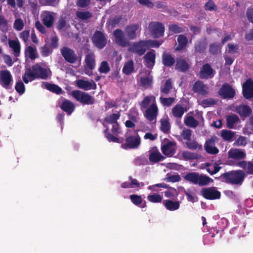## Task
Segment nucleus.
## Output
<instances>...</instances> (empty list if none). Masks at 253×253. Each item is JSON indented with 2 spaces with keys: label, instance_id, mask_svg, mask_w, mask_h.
<instances>
[{
  "label": "nucleus",
  "instance_id": "1",
  "mask_svg": "<svg viewBox=\"0 0 253 253\" xmlns=\"http://www.w3.org/2000/svg\"><path fill=\"white\" fill-rule=\"evenodd\" d=\"M50 75V71L48 69L42 67L37 64L25 71L23 80L25 83L28 84L37 78L46 79Z\"/></svg>",
  "mask_w": 253,
  "mask_h": 253
},
{
  "label": "nucleus",
  "instance_id": "2",
  "mask_svg": "<svg viewBox=\"0 0 253 253\" xmlns=\"http://www.w3.org/2000/svg\"><path fill=\"white\" fill-rule=\"evenodd\" d=\"M162 42L157 40L141 41L134 42L129 47V50L136 53L139 55H143L147 48L150 47H158Z\"/></svg>",
  "mask_w": 253,
  "mask_h": 253
},
{
  "label": "nucleus",
  "instance_id": "3",
  "mask_svg": "<svg viewBox=\"0 0 253 253\" xmlns=\"http://www.w3.org/2000/svg\"><path fill=\"white\" fill-rule=\"evenodd\" d=\"M184 178L186 180L200 186L206 185L213 182V180L209 176L195 172L186 173Z\"/></svg>",
  "mask_w": 253,
  "mask_h": 253
},
{
  "label": "nucleus",
  "instance_id": "4",
  "mask_svg": "<svg viewBox=\"0 0 253 253\" xmlns=\"http://www.w3.org/2000/svg\"><path fill=\"white\" fill-rule=\"evenodd\" d=\"M72 96L78 101L83 104L91 105L94 102L92 96L87 93L76 90L72 92Z\"/></svg>",
  "mask_w": 253,
  "mask_h": 253
},
{
  "label": "nucleus",
  "instance_id": "5",
  "mask_svg": "<svg viewBox=\"0 0 253 253\" xmlns=\"http://www.w3.org/2000/svg\"><path fill=\"white\" fill-rule=\"evenodd\" d=\"M245 176L244 172L241 170L233 171L225 174L226 179L230 183L234 184H241L243 181Z\"/></svg>",
  "mask_w": 253,
  "mask_h": 253
},
{
  "label": "nucleus",
  "instance_id": "6",
  "mask_svg": "<svg viewBox=\"0 0 253 253\" xmlns=\"http://www.w3.org/2000/svg\"><path fill=\"white\" fill-rule=\"evenodd\" d=\"M13 78L11 73L8 70L0 71V84L6 89H10L13 84Z\"/></svg>",
  "mask_w": 253,
  "mask_h": 253
},
{
  "label": "nucleus",
  "instance_id": "7",
  "mask_svg": "<svg viewBox=\"0 0 253 253\" xmlns=\"http://www.w3.org/2000/svg\"><path fill=\"white\" fill-rule=\"evenodd\" d=\"M126 143L123 145L125 149L135 148L140 144V138L137 134L134 132V134L130 135V132L126 133Z\"/></svg>",
  "mask_w": 253,
  "mask_h": 253
},
{
  "label": "nucleus",
  "instance_id": "8",
  "mask_svg": "<svg viewBox=\"0 0 253 253\" xmlns=\"http://www.w3.org/2000/svg\"><path fill=\"white\" fill-rule=\"evenodd\" d=\"M85 62L84 73L88 76H91L92 75V70L96 65L94 55L91 53L87 54L85 56Z\"/></svg>",
  "mask_w": 253,
  "mask_h": 253
},
{
  "label": "nucleus",
  "instance_id": "9",
  "mask_svg": "<svg viewBox=\"0 0 253 253\" xmlns=\"http://www.w3.org/2000/svg\"><path fill=\"white\" fill-rule=\"evenodd\" d=\"M202 195L209 200L218 199L220 197V192L215 187L205 188L201 190Z\"/></svg>",
  "mask_w": 253,
  "mask_h": 253
},
{
  "label": "nucleus",
  "instance_id": "10",
  "mask_svg": "<svg viewBox=\"0 0 253 253\" xmlns=\"http://www.w3.org/2000/svg\"><path fill=\"white\" fill-rule=\"evenodd\" d=\"M149 31L154 38L162 36L164 33V27L158 22H151L148 27Z\"/></svg>",
  "mask_w": 253,
  "mask_h": 253
},
{
  "label": "nucleus",
  "instance_id": "11",
  "mask_svg": "<svg viewBox=\"0 0 253 253\" xmlns=\"http://www.w3.org/2000/svg\"><path fill=\"white\" fill-rule=\"evenodd\" d=\"M227 163L230 166H238L247 170L248 173L253 174V164L251 162L242 161L239 162L237 160H229Z\"/></svg>",
  "mask_w": 253,
  "mask_h": 253
},
{
  "label": "nucleus",
  "instance_id": "12",
  "mask_svg": "<svg viewBox=\"0 0 253 253\" xmlns=\"http://www.w3.org/2000/svg\"><path fill=\"white\" fill-rule=\"evenodd\" d=\"M92 41L94 45L99 48H102L107 43V40L103 33L96 31L92 37Z\"/></svg>",
  "mask_w": 253,
  "mask_h": 253
},
{
  "label": "nucleus",
  "instance_id": "13",
  "mask_svg": "<svg viewBox=\"0 0 253 253\" xmlns=\"http://www.w3.org/2000/svg\"><path fill=\"white\" fill-rule=\"evenodd\" d=\"M55 16L56 14L55 13L48 11H43L41 15L44 25L48 28L52 26Z\"/></svg>",
  "mask_w": 253,
  "mask_h": 253
},
{
  "label": "nucleus",
  "instance_id": "14",
  "mask_svg": "<svg viewBox=\"0 0 253 253\" xmlns=\"http://www.w3.org/2000/svg\"><path fill=\"white\" fill-rule=\"evenodd\" d=\"M217 139L216 136H211L206 141L204 148L207 153L213 155L218 153V149L215 146V142Z\"/></svg>",
  "mask_w": 253,
  "mask_h": 253
},
{
  "label": "nucleus",
  "instance_id": "15",
  "mask_svg": "<svg viewBox=\"0 0 253 253\" xmlns=\"http://www.w3.org/2000/svg\"><path fill=\"white\" fill-rule=\"evenodd\" d=\"M113 36L115 42L119 45L123 46H126L128 43V41L125 37L124 32L120 30L117 29L113 32Z\"/></svg>",
  "mask_w": 253,
  "mask_h": 253
},
{
  "label": "nucleus",
  "instance_id": "16",
  "mask_svg": "<svg viewBox=\"0 0 253 253\" xmlns=\"http://www.w3.org/2000/svg\"><path fill=\"white\" fill-rule=\"evenodd\" d=\"M231 110L238 113L241 117L244 118L247 117L252 113L251 108L245 105H233L231 107Z\"/></svg>",
  "mask_w": 253,
  "mask_h": 253
},
{
  "label": "nucleus",
  "instance_id": "17",
  "mask_svg": "<svg viewBox=\"0 0 253 253\" xmlns=\"http://www.w3.org/2000/svg\"><path fill=\"white\" fill-rule=\"evenodd\" d=\"M235 91L228 84L222 85L219 90V94L223 98H231L235 95Z\"/></svg>",
  "mask_w": 253,
  "mask_h": 253
},
{
  "label": "nucleus",
  "instance_id": "18",
  "mask_svg": "<svg viewBox=\"0 0 253 253\" xmlns=\"http://www.w3.org/2000/svg\"><path fill=\"white\" fill-rule=\"evenodd\" d=\"M76 85L79 88L85 90L95 89L96 88V84L92 80L88 81L84 80H78L76 81Z\"/></svg>",
  "mask_w": 253,
  "mask_h": 253
},
{
  "label": "nucleus",
  "instance_id": "19",
  "mask_svg": "<svg viewBox=\"0 0 253 253\" xmlns=\"http://www.w3.org/2000/svg\"><path fill=\"white\" fill-rule=\"evenodd\" d=\"M140 31V27L137 25H131L126 28L125 33L127 37L130 40L136 38Z\"/></svg>",
  "mask_w": 253,
  "mask_h": 253
},
{
  "label": "nucleus",
  "instance_id": "20",
  "mask_svg": "<svg viewBox=\"0 0 253 253\" xmlns=\"http://www.w3.org/2000/svg\"><path fill=\"white\" fill-rule=\"evenodd\" d=\"M61 52L65 59L70 63H75L77 60L76 54L70 48L63 47L61 49Z\"/></svg>",
  "mask_w": 253,
  "mask_h": 253
},
{
  "label": "nucleus",
  "instance_id": "21",
  "mask_svg": "<svg viewBox=\"0 0 253 253\" xmlns=\"http://www.w3.org/2000/svg\"><path fill=\"white\" fill-rule=\"evenodd\" d=\"M244 96L249 99L253 97V83L250 79L248 80L243 85Z\"/></svg>",
  "mask_w": 253,
  "mask_h": 253
},
{
  "label": "nucleus",
  "instance_id": "22",
  "mask_svg": "<svg viewBox=\"0 0 253 253\" xmlns=\"http://www.w3.org/2000/svg\"><path fill=\"white\" fill-rule=\"evenodd\" d=\"M158 107L156 104H153L149 106L145 111V117L150 121L156 119L158 114Z\"/></svg>",
  "mask_w": 253,
  "mask_h": 253
},
{
  "label": "nucleus",
  "instance_id": "23",
  "mask_svg": "<svg viewBox=\"0 0 253 253\" xmlns=\"http://www.w3.org/2000/svg\"><path fill=\"white\" fill-rule=\"evenodd\" d=\"M155 51L147 52L143 57L145 66L149 68H152L155 64Z\"/></svg>",
  "mask_w": 253,
  "mask_h": 253
},
{
  "label": "nucleus",
  "instance_id": "24",
  "mask_svg": "<svg viewBox=\"0 0 253 253\" xmlns=\"http://www.w3.org/2000/svg\"><path fill=\"white\" fill-rule=\"evenodd\" d=\"M164 158V156L157 148H152L149 151V159L151 162L156 163L163 160Z\"/></svg>",
  "mask_w": 253,
  "mask_h": 253
},
{
  "label": "nucleus",
  "instance_id": "25",
  "mask_svg": "<svg viewBox=\"0 0 253 253\" xmlns=\"http://www.w3.org/2000/svg\"><path fill=\"white\" fill-rule=\"evenodd\" d=\"M228 158L239 160L244 159L245 157L246 154L244 151L238 149H231L228 152Z\"/></svg>",
  "mask_w": 253,
  "mask_h": 253
},
{
  "label": "nucleus",
  "instance_id": "26",
  "mask_svg": "<svg viewBox=\"0 0 253 253\" xmlns=\"http://www.w3.org/2000/svg\"><path fill=\"white\" fill-rule=\"evenodd\" d=\"M175 144L169 141L162 146V151L164 154L168 156H171L175 153Z\"/></svg>",
  "mask_w": 253,
  "mask_h": 253
},
{
  "label": "nucleus",
  "instance_id": "27",
  "mask_svg": "<svg viewBox=\"0 0 253 253\" xmlns=\"http://www.w3.org/2000/svg\"><path fill=\"white\" fill-rule=\"evenodd\" d=\"M202 168L206 169L210 174L213 175L218 172L220 167L216 163H206L202 165Z\"/></svg>",
  "mask_w": 253,
  "mask_h": 253
},
{
  "label": "nucleus",
  "instance_id": "28",
  "mask_svg": "<svg viewBox=\"0 0 253 253\" xmlns=\"http://www.w3.org/2000/svg\"><path fill=\"white\" fill-rule=\"evenodd\" d=\"M200 75V77L203 79L211 78L213 76L214 73L212 69L209 64H205L202 68Z\"/></svg>",
  "mask_w": 253,
  "mask_h": 253
},
{
  "label": "nucleus",
  "instance_id": "29",
  "mask_svg": "<svg viewBox=\"0 0 253 253\" xmlns=\"http://www.w3.org/2000/svg\"><path fill=\"white\" fill-rule=\"evenodd\" d=\"M163 203L166 209L169 211L177 210L180 207V202L179 201L166 200L163 201Z\"/></svg>",
  "mask_w": 253,
  "mask_h": 253
},
{
  "label": "nucleus",
  "instance_id": "30",
  "mask_svg": "<svg viewBox=\"0 0 253 253\" xmlns=\"http://www.w3.org/2000/svg\"><path fill=\"white\" fill-rule=\"evenodd\" d=\"M193 90L194 92L202 95L206 94L208 92V87L201 82H197L195 83Z\"/></svg>",
  "mask_w": 253,
  "mask_h": 253
},
{
  "label": "nucleus",
  "instance_id": "31",
  "mask_svg": "<svg viewBox=\"0 0 253 253\" xmlns=\"http://www.w3.org/2000/svg\"><path fill=\"white\" fill-rule=\"evenodd\" d=\"M9 47L13 50L15 56L18 57L20 53V43L18 40H8Z\"/></svg>",
  "mask_w": 253,
  "mask_h": 253
},
{
  "label": "nucleus",
  "instance_id": "32",
  "mask_svg": "<svg viewBox=\"0 0 253 253\" xmlns=\"http://www.w3.org/2000/svg\"><path fill=\"white\" fill-rule=\"evenodd\" d=\"M153 104H156L155 97L153 95L145 97L140 103L141 109L148 108Z\"/></svg>",
  "mask_w": 253,
  "mask_h": 253
},
{
  "label": "nucleus",
  "instance_id": "33",
  "mask_svg": "<svg viewBox=\"0 0 253 253\" xmlns=\"http://www.w3.org/2000/svg\"><path fill=\"white\" fill-rule=\"evenodd\" d=\"M61 109L69 115H71L74 111L75 105L71 101L66 100L63 102L61 105Z\"/></svg>",
  "mask_w": 253,
  "mask_h": 253
},
{
  "label": "nucleus",
  "instance_id": "34",
  "mask_svg": "<svg viewBox=\"0 0 253 253\" xmlns=\"http://www.w3.org/2000/svg\"><path fill=\"white\" fill-rule=\"evenodd\" d=\"M150 73H149V75L147 76H143L141 73L140 77V82L141 85L144 87L145 88H147L149 87L152 83V77L149 75Z\"/></svg>",
  "mask_w": 253,
  "mask_h": 253
},
{
  "label": "nucleus",
  "instance_id": "35",
  "mask_svg": "<svg viewBox=\"0 0 253 253\" xmlns=\"http://www.w3.org/2000/svg\"><path fill=\"white\" fill-rule=\"evenodd\" d=\"M25 56L34 60L38 57V54L35 47L29 46L25 49Z\"/></svg>",
  "mask_w": 253,
  "mask_h": 253
},
{
  "label": "nucleus",
  "instance_id": "36",
  "mask_svg": "<svg viewBox=\"0 0 253 253\" xmlns=\"http://www.w3.org/2000/svg\"><path fill=\"white\" fill-rule=\"evenodd\" d=\"M130 199L132 203L136 206H139L141 208L146 207V204L142 203V200L140 196L132 194L130 196Z\"/></svg>",
  "mask_w": 253,
  "mask_h": 253
},
{
  "label": "nucleus",
  "instance_id": "37",
  "mask_svg": "<svg viewBox=\"0 0 253 253\" xmlns=\"http://www.w3.org/2000/svg\"><path fill=\"white\" fill-rule=\"evenodd\" d=\"M235 133L231 130L223 129L221 132V136L224 140L227 141H232Z\"/></svg>",
  "mask_w": 253,
  "mask_h": 253
},
{
  "label": "nucleus",
  "instance_id": "38",
  "mask_svg": "<svg viewBox=\"0 0 253 253\" xmlns=\"http://www.w3.org/2000/svg\"><path fill=\"white\" fill-rule=\"evenodd\" d=\"M186 111L183 106L177 105L172 108V113L175 117L181 118Z\"/></svg>",
  "mask_w": 253,
  "mask_h": 253
},
{
  "label": "nucleus",
  "instance_id": "39",
  "mask_svg": "<svg viewBox=\"0 0 253 253\" xmlns=\"http://www.w3.org/2000/svg\"><path fill=\"white\" fill-rule=\"evenodd\" d=\"M42 87L57 94H60L62 91L61 88L57 85L46 83H42Z\"/></svg>",
  "mask_w": 253,
  "mask_h": 253
},
{
  "label": "nucleus",
  "instance_id": "40",
  "mask_svg": "<svg viewBox=\"0 0 253 253\" xmlns=\"http://www.w3.org/2000/svg\"><path fill=\"white\" fill-rule=\"evenodd\" d=\"M185 124L191 127H195L198 125V122L189 114H187L184 118Z\"/></svg>",
  "mask_w": 253,
  "mask_h": 253
},
{
  "label": "nucleus",
  "instance_id": "41",
  "mask_svg": "<svg viewBox=\"0 0 253 253\" xmlns=\"http://www.w3.org/2000/svg\"><path fill=\"white\" fill-rule=\"evenodd\" d=\"M239 120L238 117L236 115H232L226 118L227 126L229 128L234 127V125Z\"/></svg>",
  "mask_w": 253,
  "mask_h": 253
},
{
  "label": "nucleus",
  "instance_id": "42",
  "mask_svg": "<svg viewBox=\"0 0 253 253\" xmlns=\"http://www.w3.org/2000/svg\"><path fill=\"white\" fill-rule=\"evenodd\" d=\"M177 41L178 44L176 47V50H177L182 49L186 45L187 42V39L186 37L182 35H180L178 36Z\"/></svg>",
  "mask_w": 253,
  "mask_h": 253
},
{
  "label": "nucleus",
  "instance_id": "43",
  "mask_svg": "<svg viewBox=\"0 0 253 253\" xmlns=\"http://www.w3.org/2000/svg\"><path fill=\"white\" fill-rule=\"evenodd\" d=\"M133 62L130 60L125 63L123 69V71L125 74L129 75L133 72Z\"/></svg>",
  "mask_w": 253,
  "mask_h": 253
},
{
  "label": "nucleus",
  "instance_id": "44",
  "mask_svg": "<svg viewBox=\"0 0 253 253\" xmlns=\"http://www.w3.org/2000/svg\"><path fill=\"white\" fill-rule=\"evenodd\" d=\"M189 66L186 61L182 59H177L176 68L181 71H184L188 69Z\"/></svg>",
  "mask_w": 253,
  "mask_h": 253
},
{
  "label": "nucleus",
  "instance_id": "45",
  "mask_svg": "<svg viewBox=\"0 0 253 253\" xmlns=\"http://www.w3.org/2000/svg\"><path fill=\"white\" fill-rule=\"evenodd\" d=\"M77 17L82 20H86L90 18L92 15L89 11H78L76 12Z\"/></svg>",
  "mask_w": 253,
  "mask_h": 253
},
{
  "label": "nucleus",
  "instance_id": "46",
  "mask_svg": "<svg viewBox=\"0 0 253 253\" xmlns=\"http://www.w3.org/2000/svg\"><path fill=\"white\" fill-rule=\"evenodd\" d=\"M70 26L66 21L63 18H61L58 21L57 28L61 31H65L67 30Z\"/></svg>",
  "mask_w": 253,
  "mask_h": 253
},
{
  "label": "nucleus",
  "instance_id": "47",
  "mask_svg": "<svg viewBox=\"0 0 253 253\" xmlns=\"http://www.w3.org/2000/svg\"><path fill=\"white\" fill-rule=\"evenodd\" d=\"M163 60L164 65L168 66H171L174 62V58L171 55L167 54L163 55Z\"/></svg>",
  "mask_w": 253,
  "mask_h": 253
},
{
  "label": "nucleus",
  "instance_id": "48",
  "mask_svg": "<svg viewBox=\"0 0 253 253\" xmlns=\"http://www.w3.org/2000/svg\"><path fill=\"white\" fill-rule=\"evenodd\" d=\"M187 147L192 150H201L202 148V146L198 144L195 141H188L186 143Z\"/></svg>",
  "mask_w": 253,
  "mask_h": 253
},
{
  "label": "nucleus",
  "instance_id": "49",
  "mask_svg": "<svg viewBox=\"0 0 253 253\" xmlns=\"http://www.w3.org/2000/svg\"><path fill=\"white\" fill-rule=\"evenodd\" d=\"M147 199L152 203H159L162 200V197L157 194H154L147 196Z\"/></svg>",
  "mask_w": 253,
  "mask_h": 253
},
{
  "label": "nucleus",
  "instance_id": "50",
  "mask_svg": "<svg viewBox=\"0 0 253 253\" xmlns=\"http://www.w3.org/2000/svg\"><path fill=\"white\" fill-rule=\"evenodd\" d=\"M110 67L106 61H102L99 67V71L101 73H107L110 71Z\"/></svg>",
  "mask_w": 253,
  "mask_h": 253
},
{
  "label": "nucleus",
  "instance_id": "51",
  "mask_svg": "<svg viewBox=\"0 0 253 253\" xmlns=\"http://www.w3.org/2000/svg\"><path fill=\"white\" fill-rule=\"evenodd\" d=\"M170 126L168 121L166 119L161 120V129L164 132H167L169 130Z\"/></svg>",
  "mask_w": 253,
  "mask_h": 253
},
{
  "label": "nucleus",
  "instance_id": "52",
  "mask_svg": "<svg viewBox=\"0 0 253 253\" xmlns=\"http://www.w3.org/2000/svg\"><path fill=\"white\" fill-rule=\"evenodd\" d=\"M24 26V22L21 19H16L13 24V27L16 30L21 31L23 28Z\"/></svg>",
  "mask_w": 253,
  "mask_h": 253
},
{
  "label": "nucleus",
  "instance_id": "53",
  "mask_svg": "<svg viewBox=\"0 0 253 253\" xmlns=\"http://www.w3.org/2000/svg\"><path fill=\"white\" fill-rule=\"evenodd\" d=\"M120 116L118 114H113L108 116L105 120L108 123L113 124L117 123V120L119 119Z\"/></svg>",
  "mask_w": 253,
  "mask_h": 253
},
{
  "label": "nucleus",
  "instance_id": "54",
  "mask_svg": "<svg viewBox=\"0 0 253 253\" xmlns=\"http://www.w3.org/2000/svg\"><path fill=\"white\" fill-rule=\"evenodd\" d=\"M165 194L167 198H172L177 196L178 192L175 189L170 188L165 192Z\"/></svg>",
  "mask_w": 253,
  "mask_h": 253
},
{
  "label": "nucleus",
  "instance_id": "55",
  "mask_svg": "<svg viewBox=\"0 0 253 253\" xmlns=\"http://www.w3.org/2000/svg\"><path fill=\"white\" fill-rule=\"evenodd\" d=\"M15 88L17 92L20 94L24 93L25 90V85L22 82H18L16 84Z\"/></svg>",
  "mask_w": 253,
  "mask_h": 253
},
{
  "label": "nucleus",
  "instance_id": "56",
  "mask_svg": "<svg viewBox=\"0 0 253 253\" xmlns=\"http://www.w3.org/2000/svg\"><path fill=\"white\" fill-rule=\"evenodd\" d=\"M160 99L161 103L165 106H170L174 101V98L173 97L164 98L161 97Z\"/></svg>",
  "mask_w": 253,
  "mask_h": 253
},
{
  "label": "nucleus",
  "instance_id": "57",
  "mask_svg": "<svg viewBox=\"0 0 253 253\" xmlns=\"http://www.w3.org/2000/svg\"><path fill=\"white\" fill-rule=\"evenodd\" d=\"M171 88V82L170 80H168L166 82L164 86L162 87L161 91L165 94H168L169 90Z\"/></svg>",
  "mask_w": 253,
  "mask_h": 253
},
{
  "label": "nucleus",
  "instance_id": "58",
  "mask_svg": "<svg viewBox=\"0 0 253 253\" xmlns=\"http://www.w3.org/2000/svg\"><path fill=\"white\" fill-rule=\"evenodd\" d=\"M165 180L167 182H176L181 180V177L178 174H175L168 176L165 178Z\"/></svg>",
  "mask_w": 253,
  "mask_h": 253
},
{
  "label": "nucleus",
  "instance_id": "59",
  "mask_svg": "<svg viewBox=\"0 0 253 253\" xmlns=\"http://www.w3.org/2000/svg\"><path fill=\"white\" fill-rule=\"evenodd\" d=\"M181 136L185 140H190L191 136V130L190 129H184L181 133Z\"/></svg>",
  "mask_w": 253,
  "mask_h": 253
},
{
  "label": "nucleus",
  "instance_id": "60",
  "mask_svg": "<svg viewBox=\"0 0 253 253\" xmlns=\"http://www.w3.org/2000/svg\"><path fill=\"white\" fill-rule=\"evenodd\" d=\"M157 137L158 135L157 133L147 132L145 134L144 138L146 140L149 139L151 141H154L157 138Z\"/></svg>",
  "mask_w": 253,
  "mask_h": 253
},
{
  "label": "nucleus",
  "instance_id": "61",
  "mask_svg": "<svg viewBox=\"0 0 253 253\" xmlns=\"http://www.w3.org/2000/svg\"><path fill=\"white\" fill-rule=\"evenodd\" d=\"M183 158L185 160H190L195 158V155L189 151H183L181 153Z\"/></svg>",
  "mask_w": 253,
  "mask_h": 253
},
{
  "label": "nucleus",
  "instance_id": "62",
  "mask_svg": "<svg viewBox=\"0 0 253 253\" xmlns=\"http://www.w3.org/2000/svg\"><path fill=\"white\" fill-rule=\"evenodd\" d=\"M215 103V101L214 99L211 98H208L203 100L201 102V104L204 107H207L214 104Z\"/></svg>",
  "mask_w": 253,
  "mask_h": 253
},
{
  "label": "nucleus",
  "instance_id": "63",
  "mask_svg": "<svg viewBox=\"0 0 253 253\" xmlns=\"http://www.w3.org/2000/svg\"><path fill=\"white\" fill-rule=\"evenodd\" d=\"M129 181H130V186L131 188L140 187L144 185L143 183H138L136 179H132L130 177H129Z\"/></svg>",
  "mask_w": 253,
  "mask_h": 253
},
{
  "label": "nucleus",
  "instance_id": "64",
  "mask_svg": "<svg viewBox=\"0 0 253 253\" xmlns=\"http://www.w3.org/2000/svg\"><path fill=\"white\" fill-rule=\"evenodd\" d=\"M246 16L248 20L253 24V8H251L247 10Z\"/></svg>",
  "mask_w": 253,
  "mask_h": 253
}]
</instances>
